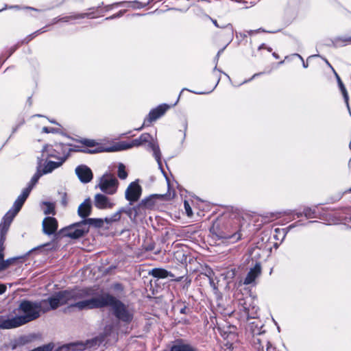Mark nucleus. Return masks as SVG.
<instances>
[{
    "mask_svg": "<svg viewBox=\"0 0 351 351\" xmlns=\"http://www.w3.org/2000/svg\"><path fill=\"white\" fill-rule=\"evenodd\" d=\"M89 295V291L85 288H75L59 291L47 299L36 301L39 314L46 313L57 309L59 306L68 305L69 307L76 308L79 311L84 310L80 305L84 300Z\"/></svg>",
    "mask_w": 351,
    "mask_h": 351,
    "instance_id": "1",
    "label": "nucleus"
},
{
    "mask_svg": "<svg viewBox=\"0 0 351 351\" xmlns=\"http://www.w3.org/2000/svg\"><path fill=\"white\" fill-rule=\"evenodd\" d=\"M89 291V295L80 305L85 309L102 308L111 307L114 317L121 322L130 324L134 317V312L128 306L112 295L106 293L95 297V291L92 288H85Z\"/></svg>",
    "mask_w": 351,
    "mask_h": 351,
    "instance_id": "2",
    "label": "nucleus"
},
{
    "mask_svg": "<svg viewBox=\"0 0 351 351\" xmlns=\"http://www.w3.org/2000/svg\"><path fill=\"white\" fill-rule=\"evenodd\" d=\"M16 311L21 315L0 320V329L17 328L40 317L36 301L22 300L16 308Z\"/></svg>",
    "mask_w": 351,
    "mask_h": 351,
    "instance_id": "3",
    "label": "nucleus"
},
{
    "mask_svg": "<svg viewBox=\"0 0 351 351\" xmlns=\"http://www.w3.org/2000/svg\"><path fill=\"white\" fill-rule=\"evenodd\" d=\"M239 219H229L224 221V217L218 218L210 228L213 238L222 243H234L241 239Z\"/></svg>",
    "mask_w": 351,
    "mask_h": 351,
    "instance_id": "4",
    "label": "nucleus"
},
{
    "mask_svg": "<svg viewBox=\"0 0 351 351\" xmlns=\"http://www.w3.org/2000/svg\"><path fill=\"white\" fill-rule=\"evenodd\" d=\"M145 145H146L147 150L153 152V155L158 165V167L165 178H167V174L162 166L161 152L158 144L154 141L153 137L149 133H143L138 138L130 141H121L117 145L114 150H126L134 147H137Z\"/></svg>",
    "mask_w": 351,
    "mask_h": 351,
    "instance_id": "5",
    "label": "nucleus"
},
{
    "mask_svg": "<svg viewBox=\"0 0 351 351\" xmlns=\"http://www.w3.org/2000/svg\"><path fill=\"white\" fill-rule=\"evenodd\" d=\"M31 191L32 186H27L26 188L23 189L22 193L18 196L17 199L14 202L12 208L3 217L2 222L0 223V230L8 232L12 221L21 210L25 202L29 195Z\"/></svg>",
    "mask_w": 351,
    "mask_h": 351,
    "instance_id": "6",
    "label": "nucleus"
},
{
    "mask_svg": "<svg viewBox=\"0 0 351 351\" xmlns=\"http://www.w3.org/2000/svg\"><path fill=\"white\" fill-rule=\"evenodd\" d=\"M71 146L69 144L56 143L53 145H45L42 151L43 154L47 153V158H53L65 162L71 152L80 151L76 147L72 148Z\"/></svg>",
    "mask_w": 351,
    "mask_h": 351,
    "instance_id": "7",
    "label": "nucleus"
},
{
    "mask_svg": "<svg viewBox=\"0 0 351 351\" xmlns=\"http://www.w3.org/2000/svg\"><path fill=\"white\" fill-rule=\"evenodd\" d=\"M239 310L243 312L247 319H255L258 317L259 308L254 297L248 295L243 298H238Z\"/></svg>",
    "mask_w": 351,
    "mask_h": 351,
    "instance_id": "8",
    "label": "nucleus"
},
{
    "mask_svg": "<svg viewBox=\"0 0 351 351\" xmlns=\"http://www.w3.org/2000/svg\"><path fill=\"white\" fill-rule=\"evenodd\" d=\"M60 232L63 236L72 239L82 238L88 232L83 219L62 228Z\"/></svg>",
    "mask_w": 351,
    "mask_h": 351,
    "instance_id": "9",
    "label": "nucleus"
},
{
    "mask_svg": "<svg viewBox=\"0 0 351 351\" xmlns=\"http://www.w3.org/2000/svg\"><path fill=\"white\" fill-rule=\"evenodd\" d=\"M119 184L113 175L106 173L100 178L98 187L104 193L112 195L117 193Z\"/></svg>",
    "mask_w": 351,
    "mask_h": 351,
    "instance_id": "10",
    "label": "nucleus"
},
{
    "mask_svg": "<svg viewBox=\"0 0 351 351\" xmlns=\"http://www.w3.org/2000/svg\"><path fill=\"white\" fill-rule=\"evenodd\" d=\"M169 108V105L163 104L151 110L147 117L145 119L143 124L140 128H136L135 130L137 131H141L144 126L148 125L152 121H154L160 117H162Z\"/></svg>",
    "mask_w": 351,
    "mask_h": 351,
    "instance_id": "11",
    "label": "nucleus"
},
{
    "mask_svg": "<svg viewBox=\"0 0 351 351\" xmlns=\"http://www.w3.org/2000/svg\"><path fill=\"white\" fill-rule=\"evenodd\" d=\"M142 193L141 186L136 181L131 182L125 190V197L130 202V205L137 202Z\"/></svg>",
    "mask_w": 351,
    "mask_h": 351,
    "instance_id": "12",
    "label": "nucleus"
},
{
    "mask_svg": "<svg viewBox=\"0 0 351 351\" xmlns=\"http://www.w3.org/2000/svg\"><path fill=\"white\" fill-rule=\"evenodd\" d=\"M262 272L261 264L256 263L254 267L251 268L247 272L245 278L241 281V283L245 285H256V279L259 278Z\"/></svg>",
    "mask_w": 351,
    "mask_h": 351,
    "instance_id": "13",
    "label": "nucleus"
},
{
    "mask_svg": "<svg viewBox=\"0 0 351 351\" xmlns=\"http://www.w3.org/2000/svg\"><path fill=\"white\" fill-rule=\"evenodd\" d=\"M75 174L82 183L87 184L93 178V173L90 167L86 165H80L75 169Z\"/></svg>",
    "mask_w": 351,
    "mask_h": 351,
    "instance_id": "14",
    "label": "nucleus"
},
{
    "mask_svg": "<svg viewBox=\"0 0 351 351\" xmlns=\"http://www.w3.org/2000/svg\"><path fill=\"white\" fill-rule=\"evenodd\" d=\"M150 202L151 200L149 198H145L142 199L141 202L135 206L131 207L132 205L129 204V210L131 214L128 215V217L130 220L134 221L138 215H142L147 206H149Z\"/></svg>",
    "mask_w": 351,
    "mask_h": 351,
    "instance_id": "15",
    "label": "nucleus"
},
{
    "mask_svg": "<svg viewBox=\"0 0 351 351\" xmlns=\"http://www.w3.org/2000/svg\"><path fill=\"white\" fill-rule=\"evenodd\" d=\"M252 346L258 351H263L269 340L265 336V331L256 332L253 330Z\"/></svg>",
    "mask_w": 351,
    "mask_h": 351,
    "instance_id": "16",
    "label": "nucleus"
},
{
    "mask_svg": "<svg viewBox=\"0 0 351 351\" xmlns=\"http://www.w3.org/2000/svg\"><path fill=\"white\" fill-rule=\"evenodd\" d=\"M95 206L100 210L110 209L114 206V203L104 194L97 193L94 197Z\"/></svg>",
    "mask_w": 351,
    "mask_h": 351,
    "instance_id": "17",
    "label": "nucleus"
},
{
    "mask_svg": "<svg viewBox=\"0 0 351 351\" xmlns=\"http://www.w3.org/2000/svg\"><path fill=\"white\" fill-rule=\"evenodd\" d=\"M170 351H197V349L187 343L183 339H176L168 345Z\"/></svg>",
    "mask_w": 351,
    "mask_h": 351,
    "instance_id": "18",
    "label": "nucleus"
},
{
    "mask_svg": "<svg viewBox=\"0 0 351 351\" xmlns=\"http://www.w3.org/2000/svg\"><path fill=\"white\" fill-rule=\"evenodd\" d=\"M58 228V221L54 217H45L43 221V230L47 235L53 234Z\"/></svg>",
    "mask_w": 351,
    "mask_h": 351,
    "instance_id": "19",
    "label": "nucleus"
},
{
    "mask_svg": "<svg viewBox=\"0 0 351 351\" xmlns=\"http://www.w3.org/2000/svg\"><path fill=\"white\" fill-rule=\"evenodd\" d=\"M100 6H98L97 8H89V10L91 12H86V13H82V14H76L73 15L66 16L64 17H61L59 19L60 22H68L69 20H75V19H84V18H90L93 19L95 18V11H97Z\"/></svg>",
    "mask_w": 351,
    "mask_h": 351,
    "instance_id": "20",
    "label": "nucleus"
},
{
    "mask_svg": "<svg viewBox=\"0 0 351 351\" xmlns=\"http://www.w3.org/2000/svg\"><path fill=\"white\" fill-rule=\"evenodd\" d=\"M92 212V204L90 198L86 199L78 207L77 215L82 219H88Z\"/></svg>",
    "mask_w": 351,
    "mask_h": 351,
    "instance_id": "21",
    "label": "nucleus"
},
{
    "mask_svg": "<svg viewBox=\"0 0 351 351\" xmlns=\"http://www.w3.org/2000/svg\"><path fill=\"white\" fill-rule=\"evenodd\" d=\"M330 43L328 44V46L335 48L342 47L351 45V35L336 36L330 40Z\"/></svg>",
    "mask_w": 351,
    "mask_h": 351,
    "instance_id": "22",
    "label": "nucleus"
},
{
    "mask_svg": "<svg viewBox=\"0 0 351 351\" xmlns=\"http://www.w3.org/2000/svg\"><path fill=\"white\" fill-rule=\"evenodd\" d=\"M149 274L157 278H174L175 275L162 268H154L149 271Z\"/></svg>",
    "mask_w": 351,
    "mask_h": 351,
    "instance_id": "23",
    "label": "nucleus"
},
{
    "mask_svg": "<svg viewBox=\"0 0 351 351\" xmlns=\"http://www.w3.org/2000/svg\"><path fill=\"white\" fill-rule=\"evenodd\" d=\"M83 221L84 223H86V227L88 229V232H89L90 227L95 228H100L104 226V221L101 218H88L83 219Z\"/></svg>",
    "mask_w": 351,
    "mask_h": 351,
    "instance_id": "24",
    "label": "nucleus"
},
{
    "mask_svg": "<svg viewBox=\"0 0 351 351\" xmlns=\"http://www.w3.org/2000/svg\"><path fill=\"white\" fill-rule=\"evenodd\" d=\"M64 162L58 160V161H46L44 167L42 169L43 173L47 174L51 173L54 169L62 166Z\"/></svg>",
    "mask_w": 351,
    "mask_h": 351,
    "instance_id": "25",
    "label": "nucleus"
},
{
    "mask_svg": "<svg viewBox=\"0 0 351 351\" xmlns=\"http://www.w3.org/2000/svg\"><path fill=\"white\" fill-rule=\"evenodd\" d=\"M224 50V48L220 49L216 56L214 58V61L215 62V66L214 67L213 70V75L216 78L217 80V83L214 87V88L217 86V85L219 84L220 80H221V71L218 69L217 67V62L219 61V56L221 55V53Z\"/></svg>",
    "mask_w": 351,
    "mask_h": 351,
    "instance_id": "26",
    "label": "nucleus"
},
{
    "mask_svg": "<svg viewBox=\"0 0 351 351\" xmlns=\"http://www.w3.org/2000/svg\"><path fill=\"white\" fill-rule=\"evenodd\" d=\"M344 191L337 193L334 197H332V202H335L341 199L343 195L351 193V178L344 182Z\"/></svg>",
    "mask_w": 351,
    "mask_h": 351,
    "instance_id": "27",
    "label": "nucleus"
},
{
    "mask_svg": "<svg viewBox=\"0 0 351 351\" xmlns=\"http://www.w3.org/2000/svg\"><path fill=\"white\" fill-rule=\"evenodd\" d=\"M213 23L217 27L224 28L226 31L225 34L228 36L230 41L232 40L234 37V29L232 24L228 23L226 25L220 26L218 25L216 20H213Z\"/></svg>",
    "mask_w": 351,
    "mask_h": 351,
    "instance_id": "28",
    "label": "nucleus"
},
{
    "mask_svg": "<svg viewBox=\"0 0 351 351\" xmlns=\"http://www.w3.org/2000/svg\"><path fill=\"white\" fill-rule=\"evenodd\" d=\"M38 168H37V171L36 172V173L33 176V177L32 178L29 183V185L28 186H32V189H33L34 186L38 182L39 178L43 176L44 175L45 173H43V171L40 170V167L41 166V161L42 160L40 159L39 158H38Z\"/></svg>",
    "mask_w": 351,
    "mask_h": 351,
    "instance_id": "29",
    "label": "nucleus"
},
{
    "mask_svg": "<svg viewBox=\"0 0 351 351\" xmlns=\"http://www.w3.org/2000/svg\"><path fill=\"white\" fill-rule=\"evenodd\" d=\"M16 258H8L5 261L3 260V254L0 252V271L4 270L12 265L15 261Z\"/></svg>",
    "mask_w": 351,
    "mask_h": 351,
    "instance_id": "30",
    "label": "nucleus"
},
{
    "mask_svg": "<svg viewBox=\"0 0 351 351\" xmlns=\"http://www.w3.org/2000/svg\"><path fill=\"white\" fill-rule=\"evenodd\" d=\"M337 83H338V86L343 95V98H344L345 102L346 103L347 106L349 108L348 94L347 90L340 77H338Z\"/></svg>",
    "mask_w": 351,
    "mask_h": 351,
    "instance_id": "31",
    "label": "nucleus"
},
{
    "mask_svg": "<svg viewBox=\"0 0 351 351\" xmlns=\"http://www.w3.org/2000/svg\"><path fill=\"white\" fill-rule=\"evenodd\" d=\"M184 280V284L182 285V289L184 290H188L191 284V278H190L189 276H180L176 278H174L173 280L176 282H180Z\"/></svg>",
    "mask_w": 351,
    "mask_h": 351,
    "instance_id": "32",
    "label": "nucleus"
},
{
    "mask_svg": "<svg viewBox=\"0 0 351 351\" xmlns=\"http://www.w3.org/2000/svg\"><path fill=\"white\" fill-rule=\"evenodd\" d=\"M119 215V213H114L110 217H106L104 219V224L106 223L107 226H110L114 222L119 221L121 219L120 216ZM108 228V226L106 227V228Z\"/></svg>",
    "mask_w": 351,
    "mask_h": 351,
    "instance_id": "33",
    "label": "nucleus"
},
{
    "mask_svg": "<svg viewBox=\"0 0 351 351\" xmlns=\"http://www.w3.org/2000/svg\"><path fill=\"white\" fill-rule=\"evenodd\" d=\"M118 177L121 180H125L128 177V173L125 170V167L123 163H119L118 166Z\"/></svg>",
    "mask_w": 351,
    "mask_h": 351,
    "instance_id": "34",
    "label": "nucleus"
},
{
    "mask_svg": "<svg viewBox=\"0 0 351 351\" xmlns=\"http://www.w3.org/2000/svg\"><path fill=\"white\" fill-rule=\"evenodd\" d=\"M303 214L308 219L316 217L315 209L311 207H305L303 210Z\"/></svg>",
    "mask_w": 351,
    "mask_h": 351,
    "instance_id": "35",
    "label": "nucleus"
},
{
    "mask_svg": "<svg viewBox=\"0 0 351 351\" xmlns=\"http://www.w3.org/2000/svg\"><path fill=\"white\" fill-rule=\"evenodd\" d=\"M58 195L60 198L61 205L64 208L66 207L69 204V199H68L67 193L64 191H61L58 192Z\"/></svg>",
    "mask_w": 351,
    "mask_h": 351,
    "instance_id": "36",
    "label": "nucleus"
},
{
    "mask_svg": "<svg viewBox=\"0 0 351 351\" xmlns=\"http://www.w3.org/2000/svg\"><path fill=\"white\" fill-rule=\"evenodd\" d=\"M46 32L45 29V27L43 29H40L35 32H34L32 34L28 35L23 41L22 43H28L29 41H31L35 36H36L38 34L43 33Z\"/></svg>",
    "mask_w": 351,
    "mask_h": 351,
    "instance_id": "37",
    "label": "nucleus"
},
{
    "mask_svg": "<svg viewBox=\"0 0 351 351\" xmlns=\"http://www.w3.org/2000/svg\"><path fill=\"white\" fill-rule=\"evenodd\" d=\"M45 208L44 209V213L45 215L54 214V205L50 202H44Z\"/></svg>",
    "mask_w": 351,
    "mask_h": 351,
    "instance_id": "38",
    "label": "nucleus"
},
{
    "mask_svg": "<svg viewBox=\"0 0 351 351\" xmlns=\"http://www.w3.org/2000/svg\"><path fill=\"white\" fill-rule=\"evenodd\" d=\"M184 209H185L187 216H189V217L192 216L193 211H192V209H191V206H190L189 203L188 202V201L185 200L184 202Z\"/></svg>",
    "mask_w": 351,
    "mask_h": 351,
    "instance_id": "39",
    "label": "nucleus"
},
{
    "mask_svg": "<svg viewBox=\"0 0 351 351\" xmlns=\"http://www.w3.org/2000/svg\"><path fill=\"white\" fill-rule=\"evenodd\" d=\"M130 210H129V206H125V207H122L118 211H117L115 213H119L120 217H121V214L122 213H125L128 216L129 214H131Z\"/></svg>",
    "mask_w": 351,
    "mask_h": 351,
    "instance_id": "40",
    "label": "nucleus"
},
{
    "mask_svg": "<svg viewBox=\"0 0 351 351\" xmlns=\"http://www.w3.org/2000/svg\"><path fill=\"white\" fill-rule=\"evenodd\" d=\"M259 32H268L267 31L265 30L263 28H259V29H255V30H249V31H246V33L249 35V36H252L254 34H256V33H259ZM269 33H274V32H269Z\"/></svg>",
    "mask_w": 351,
    "mask_h": 351,
    "instance_id": "41",
    "label": "nucleus"
},
{
    "mask_svg": "<svg viewBox=\"0 0 351 351\" xmlns=\"http://www.w3.org/2000/svg\"><path fill=\"white\" fill-rule=\"evenodd\" d=\"M82 143L88 147H93L95 145V142L94 140H90V139H84L83 141H82Z\"/></svg>",
    "mask_w": 351,
    "mask_h": 351,
    "instance_id": "42",
    "label": "nucleus"
},
{
    "mask_svg": "<svg viewBox=\"0 0 351 351\" xmlns=\"http://www.w3.org/2000/svg\"><path fill=\"white\" fill-rule=\"evenodd\" d=\"M42 130L45 133H55L58 130L53 128L43 127Z\"/></svg>",
    "mask_w": 351,
    "mask_h": 351,
    "instance_id": "43",
    "label": "nucleus"
},
{
    "mask_svg": "<svg viewBox=\"0 0 351 351\" xmlns=\"http://www.w3.org/2000/svg\"><path fill=\"white\" fill-rule=\"evenodd\" d=\"M112 288L114 290L117 291H123V287L121 283H115L113 285Z\"/></svg>",
    "mask_w": 351,
    "mask_h": 351,
    "instance_id": "44",
    "label": "nucleus"
},
{
    "mask_svg": "<svg viewBox=\"0 0 351 351\" xmlns=\"http://www.w3.org/2000/svg\"><path fill=\"white\" fill-rule=\"evenodd\" d=\"M126 2L125 1H121V2H118V3H112V4H110V5H108L105 7V9H106V11H108L109 10L112 9V8L114 6V5H122L123 3H125Z\"/></svg>",
    "mask_w": 351,
    "mask_h": 351,
    "instance_id": "45",
    "label": "nucleus"
},
{
    "mask_svg": "<svg viewBox=\"0 0 351 351\" xmlns=\"http://www.w3.org/2000/svg\"><path fill=\"white\" fill-rule=\"evenodd\" d=\"M263 351H277L276 348L274 347L271 343L269 341L268 343L265 346V349Z\"/></svg>",
    "mask_w": 351,
    "mask_h": 351,
    "instance_id": "46",
    "label": "nucleus"
},
{
    "mask_svg": "<svg viewBox=\"0 0 351 351\" xmlns=\"http://www.w3.org/2000/svg\"><path fill=\"white\" fill-rule=\"evenodd\" d=\"M275 232L276 233H282V240L284 239V238L285 237L286 234H287V231L285 230V229L280 230V228H276Z\"/></svg>",
    "mask_w": 351,
    "mask_h": 351,
    "instance_id": "47",
    "label": "nucleus"
},
{
    "mask_svg": "<svg viewBox=\"0 0 351 351\" xmlns=\"http://www.w3.org/2000/svg\"><path fill=\"white\" fill-rule=\"evenodd\" d=\"M19 9V5H11V6H9L8 7L7 5H5L4 8H3L2 9L0 10V12L6 10V9Z\"/></svg>",
    "mask_w": 351,
    "mask_h": 351,
    "instance_id": "48",
    "label": "nucleus"
},
{
    "mask_svg": "<svg viewBox=\"0 0 351 351\" xmlns=\"http://www.w3.org/2000/svg\"><path fill=\"white\" fill-rule=\"evenodd\" d=\"M18 48V45H14L9 49V53L7 58L10 57Z\"/></svg>",
    "mask_w": 351,
    "mask_h": 351,
    "instance_id": "49",
    "label": "nucleus"
},
{
    "mask_svg": "<svg viewBox=\"0 0 351 351\" xmlns=\"http://www.w3.org/2000/svg\"><path fill=\"white\" fill-rule=\"evenodd\" d=\"M7 232H3V230H0V237H1V241L0 243H3L4 240L5 239V234Z\"/></svg>",
    "mask_w": 351,
    "mask_h": 351,
    "instance_id": "50",
    "label": "nucleus"
},
{
    "mask_svg": "<svg viewBox=\"0 0 351 351\" xmlns=\"http://www.w3.org/2000/svg\"><path fill=\"white\" fill-rule=\"evenodd\" d=\"M262 74H263V73H262V72H261V73H257L254 74V75H253V76H252L250 79H249V80H245V81L243 82V84H244V83H247V82H248L251 81L252 79H254V78L256 77L257 76H259V75H262Z\"/></svg>",
    "mask_w": 351,
    "mask_h": 351,
    "instance_id": "51",
    "label": "nucleus"
},
{
    "mask_svg": "<svg viewBox=\"0 0 351 351\" xmlns=\"http://www.w3.org/2000/svg\"><path fill=\"white\" fill-rule=\"evenodd\" d=\"M184 133H183V138H182V143L184 142V141L185 139V137H186V130L187 129V123H186V121H184Z\"/></svg>",
    "mask_w": 351,
    "mask_h": 351,
    "instance_id": "52",
    "label": "nucleus"
},
{
    "mask_svg": "<svg viewBox=\"0 0 351 351\" xmlns=\"http://www.w3.org/2000/svg\"><path fill=\"white\" fill-rule=\"evenodd\" d=\"M6 291V287L4 285L0 284V295L3 294Z\"/></svg>",
    "mask_w": 351,
    "mask_h": 351,
    "instance_id": "53",
    "label": "nucleus"
},
{
    "mask_svg": "<svg viewBox=\"0 0 351 351\" xmlns=\"http://www.w3.org/2000/svg\"><path fill=\"white\" fill-rule=\"evenodd\" d=\"M125 10L119 11L117 13H116L117 18L121 17L125 14Z\"/></svg>",
    "mask_w": 351,
    "mask_h": 351,
    "instance_id": "54",
    "label": "nucleus"
},
{
    "mask_svg": "<svg viewBox=\"0 0 351 351\" xmlns=\"http://www.w3.org/2000/svg\"><path fill=\"white\" fill-rule=\"evenodd\" d=\"M187 307L186 306H183L180 310V313L181 314H187L188 312H187Z\"/></svg>",
    "mask_w": 351,
    "mask_h": 351,
    "instance_id": "55",
    "label": "nucleus"
},
{
    "mask_svg": "<svg viewBox=\"0 0 351 351\" xmlns=\"http://www.w3.org/2000/svg\"><path fill=\"white\" fill-rule=\"evenodd\" d=\"M300 225H302V223H300V221H298L295 222V223H292V224H291V225L288 227V228H289V229H291V228H294V227H295V226H300Z\"/></svg>",
    "mask_w": 351,
    "mask_h": 351,
    "instance_id": "56",
    "label": "nucleus"
},
{
    "mask_svg": "<svg viewBox=\"0 0 351 351\" xmlns=\"http://www.w3.org/2000/svg\"><path fill=\"white\" fill-rule=\"evenodd\" d=\"M82 152H86V153H90V154H93V153H96V152H98L99 151L97 150V149H84V150H82Z\"/></svg>",
    "mask_w": 351,
    "mask_h": 351,
    "instance_id": "57",
    "label": "nucleus"
},
{
    "mask_svg": "<svg viewBox=\"0 0 351 351\" xmlns=\"http://www.w3.org/2000/svg\"><path fill=\"white\" fill-rule=\"evenodd\" d=\"M154 245L149 244L145 247V250H146V251H152L154 250Z\"/></svg>",
    "mask_w": 351,
    "mask_h": 351,
    "instance_id": "58",
    "label": "nucleus"
},
{
    "mask_svg": "<svg viewBox=\"0 0 351 351\" xmlns=\"http://www.w3.org/2000/svg\"><path fill=\"white\" fill-rule=\"evenodd\" d=\"M117 14H114L112 16H108L105 19L106 21H110V20H112V19H117Z\"/></svg>",
    "mask_w": 351,
    "mask_h": 351,
    "instance_id": "59",
    "label": "nucleus"
},
{
    "mask_svg": "<svg viewBox=\"0 0 351 351\" xmlns=\"http://www.w3.org/2000/svg\"><path fill=\"white\" fill-rule=\"evenodd\" d=\"M133 3L137 4V8H143V7H145L146 5V4L142 5L141 3H140V2L137 1H133Z\"/></svg>",
    "mask_w": 351,
    "mask_h": 351,
    "instance_id": "60",
    "label": "nucleus"
},
{
    "mask_svg": "<svg viewBox=\"0 0 351 351\" xmlns=\"http://www.w3.org/2000/svg\"><path fill=\"white\" fill-rule=\"evenodd\" d=\"M59 17L54 18L52 21V24H56L60 22Z\"/></svg>",
    "mask_w": 351,
    "mask_h": 351,
    "instance_id": "61",
    "label": "nucleus"
},
{
    "mask_svg": "<svg viewBox=\"0 0 351 351\" xmlns=\"http://www.w3.org/2000/svg\"><path fill=\"white\" fill-rule=\"evenodd\" d=\"M266 47H267V46H266V45H265V44H264V43H263V44H261V45L258 47V50H261V49H265V48H266Z\"/></svg>",
    "mask_w": 351,
    "mask_h": 351,
    "instance_id": "62",
    "label": "nucleus"
},
{
    "mask_svg": "<svg viewBox=\"0 0 351 351\" xmlns=\"http://www.w3.org/2000/svg\"><path fill=\"white\" fill-rule=\"evenodd\" d=\"M293 56H297L302 62L304 60V58L298 53H294Z\"/></svg>",
    "mask_w": 351,
    "mask_h": 351,
    "instance_id": "63",
    "label": "nucleus"
},
{
    "mask_svg": "<svg viewBox=\"0 0 351 351\" xmlns=\"http://www.w3.org/2000/svg\"><path fill=\"white\" fill-rule=\"evenodd\" d=\"M302 62V66H303L304 68L306 69V68H307L308 66V63L305 62L304 60H303Z\"/></svg>",
    "mask_w": 351,
    "mask_h": 351,
    "instance_id": "64",
    "label": "nucleus"
}]
</instances>
